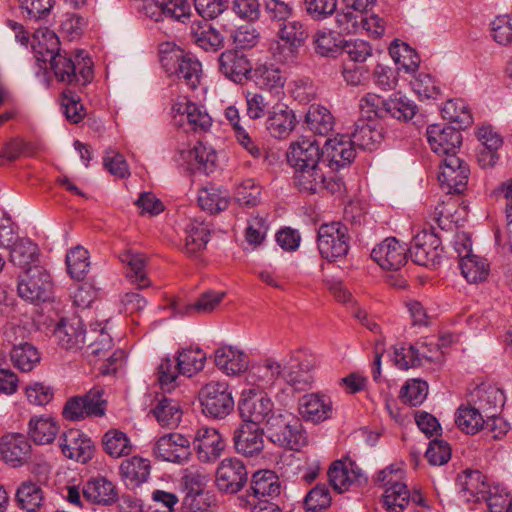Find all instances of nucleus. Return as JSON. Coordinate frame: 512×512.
<instances>
[{"label": "nucleus", "mask_w": 512, "mask_h": 512, "mask_svg": "<svg viewBox=\"0 0 512 512\" xmlns=\"http://www.w3.org/2000/svg\"><path fill=\"white\" fill-rule=\"evenodd\" d=\"M444 119L457 125V129H465L473 123L472 114L462 99L448 100L441 109Z\"/></svg>", "instance_id": "obj_50"}, {"label": "nucleus", "mask_w": 512, "mask_h": 512, "mask_svg": "<svg viewBox=\"0 0 512 512\" xmlns=\"http://www.w3.org/2000/svg\"><path fill=\"white\" fill-rule=\"evenodd\" d=\"M427 141L431 150L441 156L456 155L462 144V135L456 127L432 124L426 130Z\"/></svg>", "instance_id": "obj_18"}, {"label": "nucleus", "mask_w": 512, "mask_h": 512, "mask_svg": "<svg viewBox=\"0 0 512 512\" xmlns=\"http://www.w3.org/2000/svg\"><path fill=\"white\" fill-rule=\"evenodd\" d=\"M86 500L98 505H111L118 498L115 485L104 477L94 478L83 486Z\"/></svg>", "instance_id": "obj_35"}, {"label": "nucleus", "mask_w": 512, "mask_h": 512, "mask_svg": "<svg viewBox=\"0 0 512 512\" xmlns=\"http://www.w3.org/2000/svg\"><path fill=\"white\" fill-rule=\"evenodd\" d=\"M296 123L293 110L285 105H275L268 113L266 128L274 138L283 139L290 135Z\"/></svg>", "instance_id": "obj_30"}, {"label": "nucleus", "mask_w": 512, "mask_h": 512, "mask_svg": "<svg viewBox=\"0 0 512 512\" xmlns=\"http://www.w3.org/2000/svg\"><path fill=\"white\" fill-rule=\"evenodd\" d=\"M408 252L415 264L435 268L440 264L443 247L432 229H424L413 237Z\"/></svg>", "instance_id": "obj_11"}, {"label": "nucleus", "mask_w": 512, "mask_h": 512, "mask_svg": "<svg viewBox=\"0 0 512 512\" xmlns=\"http://www.w3.org/2000/svg\"><path fill=\"white\" fill-rule=\"evenodd\" d=\"M154 455L163 461L183 464L192 455L190 440L180 433L161 436L153 448Z\"/></svg>", "instance_id": "obj_16"}, {"label": "nucleus", "mask_w": 512, "mask_h": 512, "mask_svg": "<svg viewBox=\"0 0 512 512\" xmlns=\"http://www.w3.org/2000/svg\"><path fill=\"white\" fill-rule=\"evenodd\" d=\"M202 413L213 419H224L234 409V400L226 382H209L199 392Z\"/></svg>", "instance_id": "obj_4"}, {"label": "nucleus", "mask_w": 512, "mask_h": 512, "mask_svg": "<svg viewBox=\"0 0 512 512\" xmlns=\"http://www.w3.org/2000/svg\"><path fill=\"white\" fill-rule=\"evenodd\" d=\"M354 131L349 136L354 147L363 150H374L383 139V129L377 120L358 119L354 124Z\"/></svg>", "instance_id": "obj_26"}, {"label": "nucleus", "mask_w": 512, "mask_h": 512, "mask_svg": "<svg viewBox=\"0 0 512 512\" xmlns=\"http://www.w3.org/2000/svg\"><path fill=\"white\" fill-rule=\"evenodd\" d=\"M31 445L23 434H7L2 437L0 454L13 467L24 464L30 454Z\"/></svg>", "instance_id": "obj_27"}, {"label": "nucleus", "mask_w": 512, "mask_h": 512, "mask_svg": "<svg viewBox=\"0 0 512 512\" xmlns=\"http://www.w3.org/2000/svg\"><path fill=\"white\" fill-rule=\"evenodd\" d=\"M44 37L50 42V47L39 41L38 45L34 46L35 57L39 62H50L58 81L82 87L93 80V62L84 51H78L74 57L61 54L57 35L48 31Z\"/></svg>", "instance_id": "obj_1"}, {"label": "nucleus", "mask_w": 512, "mask_h": 512, "mask_svg": "<svg viewBox=\"0 0 512 512\" xmlns=\"http://www.w3.org/2000/svg\"><path fill=\"white\" fill-rule=\"evenodd\" d=\"M59 432V425L51 417L34 416L28 424V435L37 445L52 443Z\"/></svg>", "instance_id": "obj_37"}, {"label": "nucleus", "mask_w": 512, "mask_h": 512, "mask_svg": "<svg viewBox=\"0 0 512 512\" xmlns=\"http://www.w3.org/2000/svg\"><path fill=\"white\" fill-rule=\"evenodd\" d=\"M404 471L390 465L377 473L375 482L386 487L383 503L388 512H403L410 502V491L402 482Z\"/></svg>", "instance_id": "obj_3"}, {"label": "nucleus", "mask_w": 512, "mask_h": 512, "mask_svg": "<svg viewBox=\"0 0 512 512\" xmlns=\"http://www.w3.org/2000/svg\"><path fill=\"white\" fill-rule=\"evenodd\" d=\"M279 476L272 470L256 471L251 478V494L260 500V503L274 499L281 493Z\"/></svg>", "instance_id": "obj_29"}, {"label": "nucleus", "mask_w": 512, "mask_h": 512, "mask_svg": "<svg viewBox=\"0 0 512 512\" xmlns=\"http://www.w3.org/2000/svg\"><path fill=\"white\" fill-rule=\"evenodd\" d=\"M191 37L192 41L206 52H217L225 45L224 36L208 23L193 25Z\"/></svg>", "instance_id": "obj_38"}, {"label": "nucleus", "mask_w": 512, "mask_h": 512, "mask_svg": "<svg viewBox=\"0 0 512 512\" xmlns=\"http://www.w3.org/2000/svg\"><path fill=\"white\" fill-rule=\"evenodd\" d=\"M331 504V495L326 485H316L304 499V506L307 511L319 512L327 509Z\"/></svg>", "instance_id": "obj_64"}, {"label": "nucleus", "mask_w": 512, "mask_h": 512, "mask_svg": "<svg viewBox=\"0 0 512 512\" xmlns=\"http://www.w3.org/2000/svg\"><path fill=\"white\" fill-rule=\"evenodd\" d=\"M323 165L294 169L293 182L299 192L312 195L327 190L331 194L341 193L344 182L339 177L327 178Z\"/></svg>", "instance_id": "obj_5"}, {"label": "nucleus", "mask_w": 512, "mask_h": 512, "mask_svg": "<svg viewBox=\"0 0 512 512\" xmlns=\"http://www.w3.org/2000/svg\"><path fill=\"white\" fill-rule=\"evenodd\" d=\"M193 444L199 460L205 463L216 461L225 448L220 433L209 427H201L196 431Z\"/></svg>", "instance_id": "obj_25"}, {"label": "nucleus", "mask_w": 512, "mask_h": 512, "mask_svg": "<svg viewBox=\"0 0 512 512\" xmlns=\"http://www.w3.org/2000/svg\"><path fill=\"white\" fill-rule=\"evenodd\" d=\"M469 167L457 155L445 157L440 164V173L438 180L442 188L447 189V193H462L468 183Z\"/></svg>", "instance_id": "obj_15"}, {"label": "nucleus", "mask_w": 512, "mask_h": 512, "mask_svg": "<svg viewBox=\"0 0 512 512\" xmlns=\"http://www.w3.org/2000/svg\"><path fill=\"white\" fill-rule=\"evenodd\" d=\"M428 394V385L425 381L413 379L402 387L400 398L403 403L415 407L423 403Z\"/></svg>", "instance_id": "obj_60"}, {"label": "nucleus", "mask_w": 512, "mask_h": 512, "mask_svg": "<svg viewBox=\"0 0 512 512\" xmlns=\"http://www.w3.org/2000/svg\"><path fill=\"white\" fill-rule=\"evenodd\" d=\"M119 259L126 264V277L137 288L143 289L150 286V280L146 273V260L143 254L125 251L120 254Z\"/></svg>", "instance_id": "obj_36"}, {"label": "nucleus", "mask_w": 512, "mask_h": 512, "mask_svg": "<svg viewBox=\"0 0 512 512\" xmlns=\"http://www.w3.org/2000/svg\"><path fill=\"white\" fill-rule=\"evenodd\" d=\"M236 452L244 457H257L264 449V431L253 423H242L233 432Z\"/></svg>", "instance_id": "obj_20"}, {"label": "nucleus", "mask_w": 512, "mask_h": 512, "mask_svg": "<svg viewBox=\"0 0 512 512\" xmlns=\"http://www.w3.org/2000/svg\"><path fill=\"white\" fill-rule=\"evenodd\" d=\"M388 116L398 120H411L417 111V106L401 93H395L387 99Z\"/></svg>", "instance_id": "obj_56"}, {"label": "nucleus", "mask_w": 512, "mask_h": 512, "mask_svg": "<svg viewBox=\"0 0 512 512\" xmlns=\"http://www.w3.org/2000/svg\"><path fill=\"white\" fill-rule=\"evenodd\" d=\"M389 54L398 65V70H405L406 72H415L419 68L420 59L416 51L408 44H398L395 41L389 48Z\"/></svg>", "instance_id": "obj_53"}, {"label": "nucleus", "mask_w": 512, "mask_h": 512, "mask_svg": "<svg viewBox=\"0 0 512 512\" xmlns=\"http://www.w3.org/2000/svg\"><path fill=\"white\" fill-rule=\"evenodd\" d=\"M180 373L178 362L166 357L157 368V379L163 391L170 392L177 386L176 380Z\"/></svg>", "instance_id": "obj_61"}, {"label": "nucleus", "mask_w": 512, "mask_h": 512, "mask_svg": "<svg viewBox=\"0 0 512 512\" xmlns=\"http://www.w3.org/2000/svg\"><path fill=\"white\" fill-rule=\"evenodd\" d=\"M330 484L334 490L343 492L352 484H354L357 476H351L349 467L341 460L332 463L328 470Z\"/></svg>", "instance_id": "obj_59"}, {"label": "nucleus", "mask_w": 512, "mask_h": 512, "mask_svg": "<svg viewBox=\"0 0 512 512\" xmlns=\"http://www.w3.org/2000/svg\"><path fill=\"white\" fill-rule=\"evenodd\" d=\"M387 99L374 93H367L360 99V109L365 120L384 118L388 116Z\"/></svg>", "instance_id": "obj_58"}, {"label": "nucleus", "mask_w": 512, "mask_h": 512, "mask_svg": "<svg viewBox=\"0 0 512 512\" xmlns=\"http://www.w3.org/2000/svg\"><path fill=\"white\" fill-rule=\"evenodd\" d=\"M104 451L113 458H120L131 453L132 445L128 436L118 430L110 429L102 437Z\"/></svg>", "instance_id": "obj_51"}, {"label": "nucleus", "mask_w": 512, "mask_h": 512, "mask_svg": "<svg viewBox=\"0 0 512 512\" xmlns=\"http://www.w3.org/2000/svg\"><path fill=\"white\" fill-rule=\"evenodd\" d=\"M21 298L30 302H45L50 299L52 282L50 275L39 265L28 268L17 286Z\"/></svg>", "instance_id": "obj_12"}, {"label": "nucleus", "mask_w": 512, "mask_h": 512, "mask_svg": "<svg viewBox=\"0 0 512 512\" xmlns=\"http://www.w3.org/2000/svg\"><path fill=\"white\" fill-rule=\"evenodd\" d=\"M485 416L470 401L467 405H461L456 412L455 423L466 434H475L484 428Z\"/></svg>", "instance_id": "obj_44"}, {"label": "nucleus", "mask_w": 512, "mask_h": 512, "mask_svg": "<svg viewBox=\"0 0 512 512\" xmlns=\"http://www.w3.org/2000/svg\"><path fill=\"white\" fill-rule=\"evenodd\" d=\"M267 433L272 443L293 451H300L308 441L300 419L287 412L270 416Z\"/></svg>", "instance_id": "obj_2"}, {"label": "nucleus", "mask_w": 512, "mask_h": 512, "mask_svg": "<svg viewBox=\"0 0 512 512\" xmlns=\"http://www.w3.org/2000/svg\"><path fill=\"white\" fill-rule=\"evenodd\" d=\"M459 268L469 283L485 281L490 271L487 260L474 254L462 257L459 260Z\"/></svg>", "instance_id": "obj_47"}, {"label": "nucleus", "mask_w": 512, "mask_h": 512, "mask_svg": "<svg viewBox=\"0 0 512 512\" xmlns=\"http://www.w3.org/2000/svg\"><path fill=\"white\" fill-rule=\"evenodd\" d=\"M15 496L18 507L27 512H37L44 499L41 487L31 481L22 482Z\"/></svg>", "instance_id": "obj_46"}, {"label": "nucleus", "mask_w": 512, "mask_h": 512, "mask_svg": "<svg viewBox=\"0 0 512 512\" xmlns=\"http://www.w3.org/2000/svg\"><path fill=\"white\" fill-rule=\"evenodd\" d=\"M62 106L64 108V114L66 118L77 124L85 116V109L83 104L80 103V97L76 91L72 89H66L62 93Z\"/></svg>", "instance_id": "obj_62"}, {"label": "nucleus", "mask_w": 512, "mask_h": 512, "mask_svg": "<svg viewBox=\"0 0 512 512\" xmlns=\"http://www.w3.org/2000/svg\"><path fill=\"white\" fill-rule=\"evenodd\" d=\"M300 414L313 423L328 419L332 413V403L328 396L319 393L304 395L300 399Z\"/></svg>", "instance_id": "obj_31"}, {"label": "nucleus", "mask_w": 512, "mask_h": 512, "mask_svg": "<svg viewBox=\"0 0 512 512\" xmlns=\"http://www.w3.org/2000/svg\"><path fill=\"white\" fill-rule=\"evenodd\" d=\"M215 365L227 375H238L248 368V356L232 346H222L215 351Z\"/></svg>", "instance_id": "obj_34"}, {"label": "nucleus", "mask_w": 512, "mask_h": 512, "mask_svg": "<svg viewBox=\"0 0 512 512\" xmlns=\"http://www.w3.org/2000/svg\"><path fill=\"white\" fill-rule=\"evenodd\" d=\"M274 404L263 391L255 388L244 390L238 404V409L243 423H253L259 426L266 422L273 412Z\"/></svg>", "instance_id": "obj_13"}, {"label": "nucleus", "mask_w": 512, "mask_h": 512, "mask_svg": "<svg viewBox=\"0 0 512 512\" xmlns=\"http://www.w3.org/2000/svg\"><path fill=\"white\" fill-rule=\"evenodd\" d=\"M182 375L191 377L204 368L206 354L199 348L184 349L176 358Z\"/></svg>", "instance_id": "obj_54"}, {"label": "nucleus", "mask_w": 512, "mask_h": 512, "mask_svg": "<svg viewBox=\"0 0 512 512\" xmlns=\"http://www.w3.org/2000/svg\"><path fill=\"white\" fill-rule=\"evenodd\" d=\"M348 228L341 222L324 223L318 229L317 245L321 256L334 261L349 251Z\"/></svg>", "instance_id": "obj_7"}, {"label": "nucleus", "mask_w": 512, "mask_h": 512, "mask_svg": "<svg viewBox=\"0 0 512 512\" xmlns=\"http://www.w3.org/2000/svg\"><path fill=\"white\" fill-rule=\"evenodd\" d=\"M101 388H92L82 396L70 397L62 410V416L69 421H80L87 417H102L106 411V401Z\"/></svg>", "instance_id": "obj_9"}, {"label": "nucleus", "mask_w": 512, "mask_h": 512, "mask_svg": "<svg viewBox=\"0 0 512 512\" xmlns=\"http://www.w3.org/2000/svg\"><path fill=\"white\" fill-rule=\"evenodd\" d=\"M471 402L486 418H491L501 411L505 404V395L495 386H481L475 389Z\"/></svg>", "instance_id": "obj_28"}, {"label": "nucleus", "mask_w": 512, "mask_h": 512, "mask_svg": "<svg viewBox=\"0 0 512 512\" xmlns=\"http://www.w3.org/2000/svg\"><path fill=\"white\" fill-rule=\"evenodd\" d=\"M219 72L228 80L243 84L252 72V63L248 56L238 49H227L218 57Z\"/></svg>", "instance_id": "obj_17"}, {"label": "nucleus", "mask_w": 512, "mask_h": 512, "mask_svg": "<svg viewBox=\"0 0 512 512\" xmlns=\"http://www.w3.org/2000/svg\"><path fill=\"white\" fill-rule=\"evenodd\" d=\"M10 261L24 272L37 265L38 247L30 239L21 238L9 249Z\"/></svg>", "instance_id": "obj_40"}, {"label": "nucleus", "mask_w": 512, "mask_h": 512, "mask_svg": "<svg viewBox=\"0 0 512 512\" xmlns=\"http://www.w3.org/2000/svg\"><path fill=\"white\" fill-rule=\"evenodd\" d=\"M162 67L170 74H176L190 89L198 87L201 79V63L184 53L180 48L164 52L161 56Z\"/></svg>", "instance_id": "obj_8"}, {"label": "nucleus", "mask_w": 512, "mask_h": 512, "mask_svg": "<svg viewBox=\"0 0 512 512\" xmlns=\"http://www.w3.org/2000/svg\"><path fill=\"white\" fill-rule=\"evenodd\" d=\"M152 8L159 10L158 16L155 17L156 21L168 18L184 22L191 16L190 0H160L154 6H147L145 9L148 13Z\"/></svg>", "instance_id": "obj_43"}, {"label": "nucleus", "mask_w": 512, "mask_h": 512, "mask_svg": "<svg viewBox=\"0 0 512 512\" xmlns=\"http://www.w3.org/2000/svg\"><path fill=\"white\" fill-rule=\"evenodd\" d=\"M10 358L15 368L22 372L32 371L40 362V353L31 343H14L10 350Z\"/></svg>", "instance_id": "obj_42"}, {"label": "nucleus", "mask_w": 512, "mask_h": 512, "mask_svg": "<svg viewBox=\"0 0 512 512\" xmlns=\"http://www.w3.org/2000/svg\"><path fill=\"white\" fill-rule=\"evenodd\" d=\"M460 493L467 502H480L486 499L488 484L486 477L478 470L464 471L457 478Z\"/></svg>", "instance_id": "obj_32"}, {"label": "nucleus", "mask_w": 512, "mask_h": 512, "mask_svg": "<svg viewBox=\"0 0 512 512\" xmlns=\"http://www.w3.org/2000/svg\"><path fill=\"white\" fill-rule=\"evenodd\" d=\"M226 296L225 292L208 290L202 293L198 299L187 308L191 314H207L212 312Z\"/></svg>", "instance_id": "obj_63"}, {"label": "nucleus", "mask_w": 512, "mask_h": 512, "mask_svg": "<svg viewBox=\"0 0 512 512\" xmlns=\"http://www.w3.org/2000/svg\"><path fill=\"white\" fill-rule=\"evenodd\" d=\"M62 453L69 459L86 463L94 455V444L92 440L78 429H69L60 438Z\"/></svg>", "instance_id": "obj_23"}, {"label": "nucleus", "mask_w": 512, "mask_h": 512, "mask_svg": "<svg viewBox=\"0 0 512 512\" xmlns=\"http://www.w3.org/2000/svg\"><path fill=\"white\" fill-rule=\"evenodd\" d=\"M185 252L194 256L204 250L210 236V225L198 219L192 220L186 228Z\"/></svg>", "instance_id": "obj_41"}, {"label": "nucleus", "mask_w": 512, "mask_h": 512, "mask_svg": "<svg viewBox=\"0 0 512 512\" xmlns=\"http://www.w3.org/2000/svg\"><path fill=\"white\" fill-rule=\"evenodd\" d=\"M89 253L83 247H76L66 255V265L69 275L80 281L83 280L89 270Z\"/></svg>", "instance_id": "obj_55"}, {"label": "nucleus", "mask_w": 512, "mask_h": 512, "mask_svg": "<svg viewBox=\"0 0 512 512\" xmlns=\"http://www.w3.org/2000/svg\"><path fill=\"white\" fill-rule=\"evenodd\" d=\"M323 163L333 171L350 165L356 157V150L346 135L327 139L323 148Z\"/></svg>", "instance_id": "obj_19"}, {"label": "nucleus", "mask_w": 512, "mask_h": 512, "mask_svg": "<svg viewBox=\"0 0 512 512\" xmlns=\"http://www.w3.org/2000/svg\"><path fill=\"white\" fill-rule=\"evenodd\" d=\"M106 327L102 323H95L90 325V332L88 335L89 344L87 352L89 355L95 357H104L112 348V338L106 332Z\"/></svg>", "instance_id": "obj_52"}, {"label": "nucleus", "mask_w": 512, "mask_h": 512, "mask_svg": "<svg viewBox=\"0 0 512 512\" xmlns=\"http://www.w3.org/2000/svg\"><path fill=\"white\" fill-rule=\"evenodd\" d=\"M173 123L184 131L205 133L212 126V118L206 108L186 97L178 99L172 106Z\"/></svg>", "instance_id": "obj_6"}, {"label": "nucleus", "mask_w": 512, "mask_h": 512, "mask_svg": "<svg viewBox=\"0 0 512 512\" xmlns=\"http://www.w3.org/2000/svg\"><path fill=\"white\" fill-rule=\"evenodd\" d=\"M427 345H409L408 347H395L394 362L402 370L414 368L422 365L423 359L435 358L432 354H427L425 349Z\"/></svg>", "instance_id": "obj_45"}, {"label": "nucleus", "mask_w": 512, "mask_h": 512, "mask_svg": "<svg viewBox=\"0 0 512 512\" xmlns=\"http://www.w3.org/2000/svg\"><path fill=\"white\" fill-rule=\"evenodd\" d=\"M407 252L406 244L389 237L373 248L371 257L381 268L397 271L406 264Z\"/></svg>", "instance_id": "obj_22"}, {"label": "nucleus", "mask_w": 512, "mask_h": 512, "mask_svg": "<svg viewBox=\"0 0 512 512\" xmlns=\"http://www.w3.org/2000/svg\"><path fill=\"white\" fill-rule=\"evenodd\" d=\"M248 80L253 81L262 90L279 94L284 88L286 77L281 69L273 64H260L252 69Z\"/></svg>", "instance_id": "obj_33"}, {"label": "nucleus", "mask_w": 512, "mask_h": 512, "mask_svg": "<svg viewBox=\"0 0 512 512\" xmlns=\"http://www.w3.org/2000/svg\"><path fill=\"white\" fill-rule=\"evenodd\" d=\"M306 128L314 134L327 136L334 128V117L331 112L320 105H311L305 114Z\"/></svg>", "instance_id": "obj_39"}, {"label": "nucleus", "mask_w": 512, "mask_h": 512, "mask_svg": "<svg viewBox=\"0 0 512 512\" xmlns=\"http://www.w3.org/2000/svg\"><path fill=\"white\" fill-rule=\"evenodd\" d=\"M153 414L162 427L173 428L182 417V410L177 400L163 397L153 409Z\"/></svg>", "instance_id": "obj_48"}, {"label": "nucleus", "mask_w": 512, "mask_h": 512, "mask_svg": "<svg viewBox=\"0 0 512 512\" xmlns=\"http://www.w3.org/2000/svg\"><path fill=\"white\" fill-rule=\"evenodd\" d=\"M278 36L281 41L303 47L309 37V32L304 23L292 20L280 24Z\"/></svg>", "instance_id": "obj_57"}, {"label": "nucleus", "mask_w": 512, "mask_h": 512, "mask_svg": "<svg viewBox=\"0 0 512 512\" xmlns=\"http://www.w3.org/2000/svg\"><path fill=\"white\" fill-rule=\"evenodd\" d=\"M120 473L131 485L138 486L148 479L150 463L147 459L132 457L121 463Z\"/></svg>", "instance_id": "obj_49"}, {"label": "nucleus", "mask_w": 512, "mask_h": 512, "mask_svg": "<svg viewBox=\"0 0 512 512\" xmlns=\"http://www.w3.org/2000/svg\"><path fill=\"white\" fill-rule=\"evenodd\" d=\"M315 365V358L310 353L303 349L295 350L285 362L284 380L297 391L308 390L314 380L312 371Z\"/></svg>", "instance_id": "obj_10"}, {"label": "nucleus", "mask_w": 512, "mask_h": 512, "mask_svg": "<svg viewBox=\"0 0 512 512\" xmlns=\"http://www.w3.org/2000/svg\"><path fill=\"white\" fill-rule=\"evenodd\" d=\"M287 161L294 169L324 165L320 144L315 139L305 137L290 144Z\"/></svg>", "instance_id": "obj_21"}, {"label": "nucleus", "mask_w": 512, "mask_h": 512, "mask_svg": "<svg viewBox=\"0 0 512 512\" xmlns=\"http://www.w3.org/2000/svg\"><path fill=\"white\" fill-rule=\"evenodd\" d=\"M248 481V471L238 458L223 459L217 470L215 484L219 491L234 494L244 488Z\"/></svg>", "instance_id": "obj_14"}, {"label": "nucleus", "mask_w": 512, "mask_h": 512, "mask_svg": "<svg viewBox=\"0 0 512 512\" xmlns=\"http://www.w3.org/2000/svg\"><path fill=\"white\" fill-rule=\"evenodd\" d=\"M54 336L62 348L72 351L82 349L87 341L84 324L79 317L62 318L54 329Z\"/></svg>", "instance_id": "obj_24"}]
</instances>
